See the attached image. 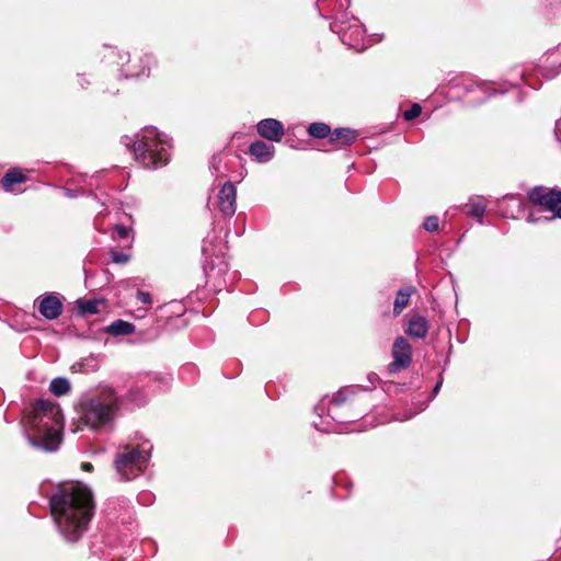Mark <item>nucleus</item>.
<instances>
[{"label": "nucleus", "instance_id": "obj_1", "mask_svg": "<svg viewBox=\"0 0 561 561\" xmlns=\"http://www.w3.org/2000/svg\"><path fill=\"white\" fill-rule=\"evenodd\" d=\"M50 508L60 535L76 542L87 531L94 514L92 492L81 483L65 486L51 496Z\"/></svg>", "mask_w": 561, "mask_h": 561}, {"label": "nucleus", "instance_id": "obj_2", "mask_svg": "<svg viewBox=\"0 0 561 561\" xmlns=\"http://www.w3.org/2000/svg\"><path fill=\"white\" fill-rule=\"evenodd\" d=\"M64 419L58 404L37 400L24 420L28 443L45 451H55L61 443Z\"/></svg>", "mask_w": 561, "mask_h": 561}, {"label": "nucleus", "instance_id": "obj_3", "mask_svg": "<svg viewBox=\"0 0 561 561\" xmlns=\"http://www.w3.org/2000/svg\"><path fill=\"white\" fill-rule=\"evenodd\" d=\"M118 397L112 388H103L98 393L84 398L78 405L79 422L93 431L112 424L118 410Z\"/></svg>", "mask_w": 561, "mask_h": 561}, {"label": "nucleus", "instance_id": "obj_4", "mask_svg": "<svg viewBox=\"0 0 561 561\" xmlns=\"http://www.w3.org/2000/svg\"><path fill=\"white\" fill-rule=\"evenodd\" d=\"M171 144L168 137L154 127L144 128L140 138L131 146L136 161L144 168L158 169L169 161Z\"/></svg>", "mask_w": 561, "mask_h": 561}, {"label": "nucleus", "instance_id": "obj_5", "mask_svg": "<svg viewBox=\"0 0 561 561\" xmlns=\"http://www.w3.org/2000/svg\"><path fill=\"white\" fill-rule=\"evenodd\" d=\"M151 448L148 442L136 447L125 446L115 459V468L121 478L131 480L138 477L148 463Z\"/></svg>", "mask_w": 561, "mask_h": 561}, {"label": "nucleus", "instance_id": "obj_6", "mask_svg": "<svg viewBox=\"0 0 561 561\" xmlns=\"http://www.w3.org/2000/svg\"><path fill=\"white\" fill-rule=\"evenodd\" d=\"M529 199L538 205L542 210H548L553 216L547 218L548 220L556 217L561 218V192L548 191L545 187H535L528 193Z\"/></svg>", "mask_w": 561, "mask_h": 561}, {"label": "nucleus", "instance_id": "obj_7", "mask_svg": "<svg viewBox=\"0 0 561 561\" xmlns=\"http://www.w3.org/2000/svg\"><path fill=\"white\" fill-rule=\"evenodd\" d=\"M393 360L389 364L390 373H397L407 368L412 362V346L402 336L394 340L392 345Z\"/></svg>", "mask_w": 561, "mask_h": 561}, {"label": "nucleus", "instance_id": "obj_8", "mask_svg": "<svg viewBox=\"0 0 561 561\" xmlns=\"http://www.w3.org/2000/svg\"><path fill=\"white\" fill-rule=\"evenodd\" d=\"M331 30L340 34L341 39L346 45L359 49L358 41L363 38L364 31L356 19H353V24L345 25L344 21H335L331 23ZM364 47H360L363 49Z\"/></svg>", "mask_w": 561, "mask_h": 561}, {"label": "nucleus", "instance_id": "obj_9", "mask_svg": "<svg viewBox=\"0 0 561 561\" xmlns=\"http://www.w3.org/2000/svg\"><path fill=\"white\" fill-rule=\"evenodd\" d=\"M35 302L38 312L47 320H55L62 312V302L55 294L43 295Z\"/></svg>", "mask_w": 561, "mask_h": 561}, {"label": "nucleus", "instance_id": "obj_10", "mask_svg": "<svg viewBox=\"0 0 561 561\" xmlns=\"http://www.w3.org/2000/svg\"><path fill=\"white\" fill-rule=\"evenodd\" d=\"M237 190L231 182L222 185L218 194V206L226 216H232L236 211Z\"/></svg>", "mask_w": 561, "mask_h": 561}, {"label": "nucleus", "instance_id": "obj_11", "mask_svg": "<svg viewBox=\"0 0 561 561\" xmlns=\"http://www.w3.org/2000/svg\"><path fill=\"white\" fill-rule=\"evenodd\" d=\"M257 133L271 141H280L284 135L283 124L274 118H265L257 123Z\"/></svg>", "mask_w": 561, "mask_h": 561}, {"label": "nucleus", "instance_id": "obj_12", "mask_svg": "<svg viewBox=\"0 0 561 561\" xmlns=\"http://www.w3.org/2000/svg\"><path fill=\"white\" fill-rule=\"evenodd\" d=\"M275 148L264 141L257 140L249 148V153L255 161L265 163L274 157Z\"/></svg>", "mask_w": 561, "mask_h": 561}, {"label": "nucleus", "instance_id": "obj_13", "mask_svg": "<svg viewBox=\"0 0 561 561\" xmlns=\"http://www.w3.org/2000/svg\"><path fill=\"white\" fill-rule=\"evenodd\" d=\"M407 334L414 339H424L428 332V321L422 316H413L408 323Z\"/></svg>", "mask_w": 561, "mask_h": 561}, {"label": "nucleus", "instance_id": "obj_14", "mask_svg": "<svg viewBox=\"0 0 561 561\" xmlns=\"http://www.w3.org/2000/svg\"><path fill=\"white\" fill-rule=\"evenodd\" d=\"M358 137V134L354 129L350 128H336L330 135V142L337 144L340 147L352 145Z\"/></svg>", "mask_w": 561, "mask_h": 561}, {"label": "nucleus", "instance_id": "obj_15", "mask_svg": "<svg viewBox=\"0 0 561 561\" xmlns=\"http://www.w3.org/2000/svg\"><path fill=\"white\" fill-rule=\"evenodd\" d=\"M486 204L482 197L471 198L463 207V211L473 218L481 219L484 216Z\"/></svg>", "mask_w": 561, "mask_h": 561}, {"label": "nucleus", "instance_id": "obj_16", "mask_svg": "<svg viewBox=\"0 0 561 561\" xmlns=\"http://www.w3.org/2000/svg\"><path fill=\"white\" fill-rule=\"evenodd\" d=\"M413 293H414V287H412V286H405L398 291L397 297L394 299V304H393V314L394 316H399L403 311V309L408 306L411 295Z\"/></svg>", "mask_w": 561, "mask_h": 561}, {"label": "nucleus", "instance_id": "obj_17", "mask_svg": "<svg viewBox=\"0 0 561 561\" xmlns=\"http://www.w3.org/2000/svg\"><path fill=\"white\" fill-rule=\"evenodd\" d=\"M134 331L135 325L124 320H116L106 328V332L113 336L129 335Z\"/></svg>", "mask_w": 561, "mask_h": 561}, {"label": "nucleus", "instance_id": "obj_18", "mask_svg": "<svg viewBox=\"0 0 561 561\" xmlns=\"http://www.w3.org/2000/svg\"><path fill=\"white\" fill-rule=\"evenodd\" d=\"M25 181L24 174L19 170H12L2 178V186L5 191H12L13 185L23 183Z\"/></svg>", "mask_w": 561, "mask_h": 561}, {"label": "nucleus", "instance_id": "obj_19", "mask_svg": "<svg viewBox=\"0 0 561 561\" xmlns=\"http://www.w3.org/2000/svg\"><path fill=\"white\" fill-rule=\"evenodd\" d=\"M49 390L57 397L65 396L70 391V382L66 378H55L50 382Z\"/></svg>", "mask_w": 561, "mask_h": 561}, {"label": "nucleus", "instance_id": "obj_20", "mask_svg": "<svg viewBox=\"0 0 561 561\" xmlns=\"http://www.w3.org/2000/svg\"><path fill=\"white\" fill-rule=\"evenodd\" d=\"M308 133L314 138H325L332 134L331 128L324 123H312L308 127Z\"/></svg>", "mask_w": 561, "mask_h": 561}, {"label": "nucleus", "instance_id": "obj_21", "mask_svg": "<svg viewBox=\"0 0 561 561\" xmlns=\"http://www.w3.org/2000/svg\"><path fill=\"white\" fill-rule=\"evenodd\" d=\"M79 366V370L83 373L95 371L100 367V362L95 356H89L83 358L80 363L77 364Z\"/></svg>", "mask_w": 561, "mask_h": 561}, {"label": "nucleus", "instance_id": "obj_22", "mask_svg": "<svg viewBox=\"0 0 561 561\" xmlns=\"http://www.w3.org/2000/svg\"><path fill=\"white\" fill-rule=\"evenodd\" d=\"M100 301L98 300H79L78 306L83 314H94L99 312Z\"/></svg>", "mask_w": 561, "mask_h": 561}, {"label": "nucleus", "instance_id": "obj_23", "mask_svg": "<svg viewBox=\"0 0 561 561\" xmlns=\"http://www.w3.org/2000/svg\"><path fill=\"white\" fill-rule=\"evenodd\" d=\"M422 112V107L419 104H413L409 110L403 113V117L405 121H412L416 118Z\"/></svg>", "mask_w": 561, "mask_h": 561}, {"label": "nucleus", "instance_id": "obj_24", "mask_svg": "<svg viewBox=\"0 0 561 561\" xmlns=\"http://www.w3.org/2000/svg\"><path fill=\"white\" fill-rule=\"evenodd\" d=\"M423 226L427 231H436L438 229V218L436 216H430L425 219Z\"/></svg>", "mask_w": 561, "mask_h": 561}, {"label": "nucleus", "instance_id": "obj_25", "mask_svg": "<svg viewBox=\"0 0 561 561\" xmlns=\"http://www.w3.org/2000/svg\"><path fill=\"white\" fill-rule=\"evenodd\" d=\"M111 256L113 262L115 263H126L129 260V256L122 252L112 251Z\"/></svg>", "mask_w": 561, "mask_h": 561}, {"label": "nucleus", "instance_id": "obj_26", "mask_svg": "<svg viewBox=\"0 0 561 561\" xmlns=\"http://www.w3.org/2000/svg\"><path fill=\"white\" fill-rule=\"evenodd\" d=\"M137 299L142 302V304H151V296L149 293H145V291H137Z\"/></svg>", "mask_w": 561, "mask_h": 561}, {"label": "nucleus", "instance_id": "obj_27", "mask_svg": "<svg viewBox=\"0 0 561 561\" xmlns=\"http://www.w3.org/2000/svg\"><path fill=\"white\" fill-rule=\"evenodd\" d=\"M146 75V71L145 69H141V70H135L133 68H128L125 72V76L126 77H140V76H144Z\"/></svg>", "mask_w": 561, "mask_h": 561}, {"label": "nucleus", "instance_id": "obj_28", "mask_svg": "<svg viewBox=\"0 0 561 561\" xmlns=\"http://www.w3.org/2000/svg\"><path fill=\"white\" fill-rule=\"evenodd\" d=\"M115 231L121 239H124L128 236V229L124 226H116Z\"/></svg>", "mask_w": 561, "mask_h": 561}, {"label": "nucleus", "instance_id": "obj_29", "mask_svg": "<svg viewBox=\"0 0 561 561\" xmlns=\"http://www.w3.org/2000/svg\"><path fill=\"white\" fill-rule=\"evenodd\" d=\"M343 402H344V398L342 397V392L336 393L331 401V403L334 405H340Z\"/></svg>", "mask_w": 561, "mask_h": 561}, {"label": "nucleus", "instance_id": "obj_30", "mask_svg": "<svg viewBox=\"0 0 561 561\" xmlns=\"http://www.w3.org/2000/svg\"><path fill=\"white\" fill-rule=\"evenodd\" d=\"M82 469L85 470V471H91L92 470V465L90 462H83L82 463Z\"/></svg>", "mask_w": 561, "mask_h": 561}, {"label": "nucleus", "instance_id": "obj_31", "mask_svg": "<svg viewBox=\"0 0 561 561\" xmlns=\"http://www.w3.org/2000/svg\"><path fill=\"white\" fill-rule=\"evenodd\" d=\"M440 386H442V382H438V383L435 386V388H434V390H433V394H434V396H435V394H437V392H438V390H439Z\"/></svg>", "mask_w": 561, "mask_h": 561}, {"label": "nucleus", "instance_id": "obj_32", "mask_svg": "<svg viewBox=\"0 0 561 561\" xmlns=\"http://www.w3.org/2000/svg\"><path fill=\"white\" fill-rule=\"evenodd\" d=\"M538 220H539V219L535 218L533 215H529V216H528V221H529V222H536V221H538Z\"/></svg>", "mask_w": 561, "mask_h": 561}, {"label": "nucleus", "instance_id": "obj_33", "mask_svg": "<svg viewBox=\"0 0 561 561\" xmlns=\"http://www.w3.org/2000/svg\"><path fill=\"white\" fill-rule=\"evenodd\" d=\"M123 140H124L125 145H126L127 147H129V142H128L129 138H128V136H125V137L123 138Z\"/></svg>", "mask_w": 561, "mask_h": 561}, {"label": "nucleus", "instance_id": "obj_34", "mask_svg": "<svg viewBox=\"0 0 561 561\" xmlns=\"http://www.w3.org/2000/svg\"><path fill=\"white\" fill-rule=\"evenodd\" d=\"M560 71H561L560 69H559V70H557V71H554V73L550 75V78L556 77V75L560 73Z\"/></svg>", "mask_w": 561, "mask_h": 561}, {"label": "nucleus", "instance_id": "obj_35", "mask_svg": "<svg viewBox=\"0 0 561 561\" xmlns=\"http://www.w3.org/2000/svg\"><path fill=\"white\" fill-rule=\"evenodd\" d=\"M560 71H561L560 69H559V70H557V71H554V73L550 75V78L556 77V75L560 73Z\"/></svg>", "mask_w": 561, "mask_h": 561}, {"label": "nucleus", "instance_id": "obj_36", "mask_svg": "<svg viewBox=\"0 0 561 561\" xmlns=\"http://www.w3.org/2000/svg\"><path fill=\"white\" fill-rule=\"evenodd\" d=\"M560 71H561L560 69H559V70H557V71H554V73L550 75V78L556 77V75L560 73Z\"/></svg>", "mask_w": 561, "mask_h": 561}, {"label": "nucleus", "instance_id": "obj_37", "mask_svg": "<svg viewBox=\"0 0 561 561\" xmlns=\"http://www.w3.org/2000/svg\"><path fill=\"white\" fill-rule=\"evenodd\" d=\"M560 71H561L560 69H559V70H557V71H554V73L550 75V78L556 77V75L560 73Z\"/></svg>", "mask_w": 561, "mask_h": 561}, {"label": "nucleus", "instance_id": "obj_38", "mask_svg": "<svg viewBox=\"0 0 561 561\" xmlns=\"http://www.w3.org/2000/svg\"><path fill=\"white\" fill-rule=\"evenodd\" d=\"M314 427L320 430V431H325V428H321L317 423H314Z\"/></svg>", "mask_w": 561, "mask_h": 561}, {"label": "nucleus", "instance_id": "obj_39", "mask_svg": "<svg viewBox=\"0 0 561 561\" xmlns=\"http://www.w3.org/2000/svg\"><path fill=\"white\" fill-rule=\"evenodd\" d=\"M203 251H204V253H206V254L208 253V249H207L205 245H204V248H203Z\"/></svg>", "mask_w": 561, "mask_h": 561}]
</instances>
